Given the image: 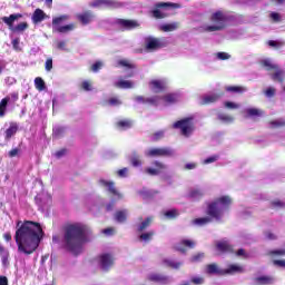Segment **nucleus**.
<instances>
[{
	"mask_svg": "<svg viewBox=\"0 0 285 285\" xmlns=\"http://www.w3.org/2000/svg\"><path fill=\"white\" fill-rule=\"evenodd\" d=\"M269 19H272L274 23H279V21H282V16L278 12H272Z\"/></svg>",
	"mask_w": 285,
	"mask_h": 285,
	"instance_id": "obj_54",
	"label": "nucleus"
},
{
	"mask_svg": "<svg viewBox=\"0 0 285 285\" xmlns=\"http://www.w3.org/2000/svg\"><path fill=\"white\" fill-rule=\"evenodd\" d=\"M99 184L107 188L108 193H110V195H114V197H117V199H124V195L117 190V187H115V181L100 179Z\"/></svg>",
	"mask_w": 285,
	"mask_h": 285,
	"instance_id": "obj_12",
	"label": "nucleus"
},
{
	"mask_svg": "<svg viewBox=\"0 0 285 285\" xmlns=\"http://www.w3.org/2000/svg\"><path fill=\"white\" fill-rule=\"evenodd\" d=\"M35 88L39 90V92H43L46 90V81L41 77L35 78Z\"/></svg>",
	"mask_w": 285,
	"mask_h": 285,
	"instance_id": "obj_40",
	"label": "nucleus"
},
{
	"mask_svg": "<svg viewBox=\"0 0 285 285\" xmlns=\"http://www.w3.org/2000/svg\"><path fill=\"white\" fill-rule=\"evenodd\" d=\"M20 153H21V149H19V148H13V149H11V150L8 153V155H9V157L12 159V158H14V157H18Z\"/></svg>",
	"mask_w": 285,
	"mask_h": 285,
	"instance_id": "obj_60",
	"label": "nucleus"
},
{
	"mask_svg": "<svg viewBox=\"0 0 285 285\" xmlns=\"http://www.w3.org/2000/svg\"><path fill=\"white\" fill-rule=\"evenodd\" d=\"M210 21L215 24L207 26L205 28L206 32H217L226 28V23H228V16H226L224 11L218 10L210 16Z\"/></svg>",
	"mask_w": 285,
	"mask_h": 285,
	"instance_id": "obj_4",
	"label": "nucleus"
},
{
	"mask_svg": "<svg viewBox=\"0 0 285 285\" xmlns=\"http://www.w3.org/2000/svg\"><path fill=\"white\" fill-rule=\"evenodd\" d=\"M273 265L278 268H285V259H274Z\"/></svg>",
	"mask_w": 285,
	"mask_h": 285,
	"instance_id": "obj_61",
	"label": "nucleus"
},
{
	"mask_svg": "<svg viewBox=\"0 0 285 285\" xmlns=\"http://www.w3.org/2000/svg\"><path fill=\"white\" fill-rule=\"evenodd\" d=\"M177 28H179V22H173L163 24L160 30H163V32H174V30H177Z\"/></svg>",
	"mask_w": 285,
	"mask_h": 285,
	"instance_id": "obj_39",
	"label": "nucleus"
},
{
	"mask_svg": "<svg viewBox=\"0 0 285 285\" xmlns=\"http://www.w3.org/2000/svg\"><path fill=\"white\" fill-rule=\"evenodd\" d=\"M19 130V125L17 122H12L9 128L4 131L6 141H10L12 137H14L16 132Z\"/></svg>",
	"mask_w": 285,
	"mask_h": 285,
	"instance_id": "obj_22",
	"label": "nucleus"
},
{
	"mask_svg": "<svg viewBox=\"0 0 285 285\" xmlns=\"http://www.w3.org/2000/svg\"><path fill=\"white\" fill-rule=\"evenodd\" d=\"M66 153H68V149L62 148V149H60V150H58V151L55 153V157H56L57 159H61V157L66 156Z\"/></svg>",
	"mask_w": 285,
	"mask_h": 285,
	"instance_id": "obj_62",
	"label": "nucleus"
},
{
	"mask_svg": "<svg viewBox=\"0 0 285 285\" xmlns=\"http://www.w3.org/2000/svg\"><path fill=\"white\" fill-rule=\"evenodd\" d=\"M104 67V63L101 61H96L92 66H91V71L92 72H99V70H101V68Z\"/></svg>",
	"mask_w": 285,
	"mask_h": 285,
	"instance_id": "obj_55",
	"label": "nucleus"
},
{
	"mask_svg": "<svg viewBox=\"0 0 285 285\" xmlns=\"http://www.w3.org/2000/svg\"><path fill=\"white\" fill-rule=\"evenodd\" d=\"M261 66H263V68H266V70H268V71H271V70H277V68L279 67V66H277V65H273V63L271 62V60H268V59L262 60V61H261Z\"/></svg>",
	"mask_w": 285,
	"mask_h": 285,
	"instance_id": "obj_43",
	"label": "nucleus"
},
{
	"mask_svg": "<svg viewBox=\"0 0 285 285\" xmlns=\"http://www.w3.org/2000/svg\"><path fill=\"white\" fill-rule=\"evenodd\" d=\"M8 104H10V96H7L0 101V117H6V110H8Z\"/></svg>",
	"mask_w": 285,
	"mask_h": 285,
	"instance_id": "obj_32",
	"label": "nucleus"
},
{
	"mask_svg": "<svg viewBox=\"0 0 285 285\" xmlns=\"http://www.w3.org/2000/svg\"><path fill=\"white\" fill-rule=\"evenodd\" d=\"M153 166H155L156 170H158V173L161 174V170H166V165H164V163L155 160L153 163Z\"/></svg>",
	"mask_w": 285,
	"mask_h": 285,
	"instance_id": "obj_52",
	"label": "nucleus"
},
{
	"mask_svg": "<svg viewBox=\"0 0 285 285\" xmlns=\"http://www.w3.org/2000/svg\"><path fill=\"white\" fill-rule=\"evenodd\" d=\"M159 48H164V43L161 42V39L155 38V37L145 38V49L148 52L159 50Z\"/></svg>",
	"mask_w": 285,
	"mask_h": 285,
	"instance_id": "obj_10",
	"label": "nucleus"
},
{
	"mask_svg": "<svg viewBox=\"0 0 285 285\" xmlns=\"http://www.w3.org/2000/svg\"><path fill=\"white\" fill-rule=\"evenodd\" d=\"M161 99V96H154L150 98H147V105L148 106H159V100Z\"/></svg>",
	"mask_w": 285,
	"mask_h": 285,
	"instance_id": "obj_48",
	"label": "nucleus"
},
{
	"mask_svg": "<svg viewBox=\"0 0 285 285\" xmlns=\"http://www.w3.org/2000/svg\"><path fill=\"white\" fill-rule=\"evenodd\" d=\"M218 119L219 121H223V124H233V121H235V118L227 114H219Z\"/></svg>",
	"mask_w": 285,
	"mask_h": 285,
	"instance_id": "obj_45",
	"label": "nucleus"
},
{
	"mask_svg": "<svg viewBox=\"0 0 285 285\" xmlns=\"http://www.w3.org/2000/svg\"><path fill=\"white\" fill-rule=\"evenodd\" d=\"M159 139H164V131H157L154 134L153 140L159 141Z\"/></svg>",
	"mask_w": 285,
	"mask_h": 285,
	"instance_id": "obj_64",
	"label": "nucleus"
},
{
	"mask_svg": "<svg viewBox=\"0 0 285 285\" xmlns=\"http://www.w3.org/2000/svg\"><path fill=\"white\" fill-rule=\"evenodd\" d=\"M117 63L119 68H127L128 70H135V68H137V65L132 63L128 59H120Z\"/></svg>",
	"mask_w": 285,
	"mask_h": 285,
	"instance_id": "obj_31",
	"label": "nucleus"
},
{
	"mask_svg": "<svg viewBox=\"0 0 285 285\" xmlns=\"http://www.w3.org/2000/svg\"><path fill=\"white\" fill-rule=\"evenodd\" d=\"M254 282H256V285H271L275 282V278L272 276H258L254 278Z\"/></svg>",
	"mask_w": 285,
	"mask_h": 285,
	"instance_id": "obj_27",
	"label": "nucleus"
},
{
	"mask_svg": "<svg viewBox=\"0 0 285 285\" xmlns=\"http://www.w3.org/2000/svg\"><path fill=\"white\" fill-rule=\"evenodd\" d=\"M115 87L122 90H130V88H135V83L130 80H120L115 83Z\"/></svg>",
	"mask_w": 285,
	"mask_h": 285,
	"instance_id": "obj_29",
	"label": "nucleus"
},
{
	"mask_svg": "<svg viewBox=\"0 0 285 285\" xmlns=\"http://www.w3.org/2000/svg\"><path fill=\"white\" fill-rule=\"evenodd\" d=\"M206 275H217L218 277L224 276V269L219 267L217 263H212L205 267Z\"/></svg>",
	"mask_w": 285,
	"mask_h": 285,
	"instance_id": "obj_15",
	"label": "nucleus"
},
{
	"mask_svg": "<svg viewBox=\"0 0 285 285\" xmlns=\"http://www.w3.org/2000/svg\"><path fill=\"white\" fill-rule=\"evenodd\" d=\"M68 19H70V17L68 14H63V16H59L52 19V28L55 30V28H59V26H61V23H63V21H68Z\"/></svg>",
	"mask_w": 285,
	"mask_h": 285,
	"instance_id": "obj_37",
	"label": "nucleus"
},
{
	"mask_svg": "<svg viewBox=\"0 0 285 285\" xmlns=\"http://www.w3.org/2000/svg\"><path fill=\"white\" fill-rule=\"evenodd\" d=\"M20 39L19 38H14L11 43H12V48L13 50H17V52H21V47L19 46L20 43Z\"/></svg>",
	"mask_w": 285,
	"mask_h": 285,
	"instance_id": "obj_56",
	"label": "nucleus"
},
{
	"mask_svg": "<svg viewBox=\"0 0 285 285\" xmlns=\"http://www.w3.org/2000/svg\"><path fill=\"white\" fill-rule=\"evenodd\" d=\"M63 135H66V128L65 127H56L53 129V137L56 139H61V137H63Z\"/></svg>",
	"mask_w": 285,
	"mask_h": 285,
	"instance_id": "obj_46",
	"label": "nucleus"
},
{
	"mask_svg": "<svg viewBox=\"0 0 285 285\" xmlns=\"http://www.w3.org/2000/svg\"><path fill=\"white\" fill-rule=\"evenodd\" d=\"M222 97H224V94H214V95L205 96L203 98V106H206L208 104H215L216 101H219Z\"/></svg>",
	"mask_w": 285,
	"mask_h": 285,
	"instance_id": "obj_24",
	"label": "nucleus"
},
{
	"mask_svg": "<svg viewBox=\"0 0 285 285\" xmlns=\"http://www.w3.org/2000/svg\"><path fill=\"white\" fill-rule=\"evenodd\" d=\"M205 257H206V254L200 252V253L193 255L189 258V262H191V264H197V263L202 262V259H204Z\"/></svg>",
	"mask_w": 285,
	"mask_h": 285,
	"instance_id": "obj_47",
	"label": "nucleus"
},
{
	"mask_svg": "<svg viewBox=\"0 0 285 285\" xmlns=\"http://www.w3.org/2000/svg\"><path fill=\"white\" fill-rule=\"evenodd\" d=\"M92 17L94 16L91 11H85L82 13L77 14V19L78 21H80V23H82V26H88V23L92 21Z\"/></svg>",
	"mask_w": 285,
	"mask_h": 285,
	"instance_id": "obj_21",
	"label": "nucleus"
},
{
	"mask_svg": "<svg viewBox=\"0 0 285 285\" xmlns=\"http://www.w3.org/2000/svg\"><path fill=\"white\" fill-rule=\"evenodd\" d=\"M247 115H248V117H261L262 111H259V109H257V108H249V109H247Z\"/></svg>",
	"mask_w": 285,
	"mask_h": 285,
	"instance_id": "obj_49",
	"label": "nucleus"
},
{
	"mask_svg": "<svg viewBox=\"0 0 285 285\" xmlns=\"http://www.w3.org/2000/svg\"><path fill=\"white\" fill-rule=\"evenodd\" d=\"M155 8L153 11H151V14L154 17V19H166V17H168V14L161 12V8L166 9V8H174V9H177V8H180L179 3H173V2H157L155 4Z\"/></svg>",
	"mask_w": 285,
	"mask_h": 285,
	"instance_id": "obj_7",
	"label": "nucleus"
},
{
	"mask_svg": "<svg viewBox=\"0 0 285 285\" xmlns=\"http://www.w3.org/2000/svg\"><path fill=\"white\" fill-rule=\"evenodd\" d=\"M105 104L107 106H111L112 108H119V106H121L124 101H121L119 97L114 96V97H110L108 100H106Z\"/></svg>",
	"mask_w": 285,
	"mask_h": 285,
	"instance_id": "obj_34",
	"label": "nucleus"
},
{
	"mask_svg": "<svg viewBox=\"0 0 285 285\" xmlns=\"http://www.w3.org/2000/svg\"><path fill=\"white\" fill-rule=\"evenodd\" d=\"M272 208H284L285 203L282 200H273L271 203Z\"/></svg>",
	"mask_w": 285,
	"mask_h": 285,
	"instance_id": "obj_58",
	"label": "nucleus"
},
{
	"mask_svg": "<svg viewBox=\"0 0 285 285\" xmlns=\"http://www.w3.org/2000/svg\"><path fill=\"white\" fill-rule=\"evenodd\" d=\"M18 252L23 255H32L39 248V244L43 239V228L41 224L32 220H24L17 223V230L14 235Z\"/></svg>",
	"mask_w": 285,
	"mask_h": 285,
	"instance_id": "obj_1",
	"label": "nucleus"
},
{
	"mask_svg": "<svg viewBox=\"0 0 285 285\" xmlns=\"http://www.w3.org/2000/svg\"><path fill=\"white\" fill-rule=\"evenodd\" d=\"M226 92H235L236 95H244L246 87L242 86H227L225 87Z\"/></svg>",
	"mask_w": 285,
	"mask_h": 285,
	"instance_id": "obj_33",
	"label": "nucleus"
},
{
	"mask_svg": "<svg viewBox=\"0 0 285 285\" xmlns=\"http://www.w3.org/2000/svg\"><path fill=\"white\" fill-rule=\"evenodd\" d=\"M99 262L102 271H109L112 264H115V258L110 254H102L99 256Z\"/></svg>",
	"mask_w": 285,
	"mask_h": 285,
	"instance_id": "obj_14",
	"label": "nucleus"
},
{
	"mask_svg": "<svg viewBox=\"0 0 285 285\" xmlns=\"http://www.w3.org/2000/svg\"><path fill=\"white\" fill-rule=\"evenodd\" d=\"M175 153L168 147L151 148L146 153L147 157H173Z\"/></svg>",
	"mask_w": 285,
	"mask_h": 285,
	"instance_id": "obj_9",
	"label": "nucleus"
},
{
	"mask_svg": "<svg viewBox=\"0 0 285 285\" xmlns=\"http://www.w3.org/2000/svg\"><path fill=\"white\" fill-rule=\"evenodd\" d=\"M140 224L137 225V233H144L151 224L153 220L155 219L153 216H148L145 219L142 217L138 218Z\"/></svg>",
	"mask_w": 285,
	"mask_h": 285,
	"instance_id": "obj_18",
	"label": "nucleus"
},
{
	"mask_svg": "<svg viewBox=\"0 0 285 285\" xmlns=\"http://www.w3.org/2000/svg\"><path fill=\"white\" fill-rule=\"evenodd\" d=\"M215 247H216V250L220 253V255L235 254V246H233L228 240H218L216 242Z\"/></svg>",
	"mask_w": 285,
	"mask_h": 285,
	"instance_id": "obj_8",
	"label": "nucleus"
},
{
	"mask_svg": "<svg viewBox=\"0 0 285 285\" xmlns=\"http://www.w3.org/2000/svg\"><path fill=\"white\" fill-rule=\"evenodd\" d=\"M190 282L191 284H195V285H202L204 284L205 279L202 276H196V277H191Z\"/></svg>",
	"mask_w": 285,
	"mask_h": 285,
	"instance_id": "obj_57",
	"label": "nucleus"
},
{
	"mask_svg": "<svg viewBox=\"0 0 285 285\" xmlns=\"http://www.w3.org/2000/svg\"><path fill=\"white\" fill-rule=\"evenodd\" d=\"M233 204V198L230 196H220L214 199L212 203L207 204L206 215L208 217H202L194 219V224L197 226H206V224H210L213 219L216 222H222V217H224V210H228Z\"/></svg>",
	"mask_w": 285,
	"mask_h": 285,
	"instance_id": "obj_3",
	"label": "nucleus"
},
{
	"mask_svg": "<svg viewBox=\"0 0 285 285\" xmlns=\"http://www.w3.org/2000/svg\"><path fill=\"white\" fill-rule=\"evenodd\" d=\"M118 26L125 28V30H135V28H139V22L137 20L118 19Z\"/></svg>",
	"mask_w": 285,
	"mask_h": 285,
	"instance_id": "obj_17",
	"label": "nucleus"
},
{
	"mask_svg": "<svg viewBox=\"0 0 285 285\" xmlns=\"http://www.w3.org/2000/svg\"><path fill=\"white\" fill-rule=\"evenodd\" d=\"M23 14L21 13H13L10 14L9 17H3L2 21L6 23V26L9 27V30H12L13 32H24V30H28V22H20L14 27V22L18 19H22Z\"/></svg>",
	"mask_w": 285,
	"mask_h": 285,
	"instance_id": "obj_6",
	"label": "nucleus"
},
{
	"mask_svg": "<svg viewBox=\"0 0 285 285\" xmlns=\"http://www.w3.org/2000/svg\"><path fill=\"white\" fill-rule=\"evenodd\" d=\"M101 6H106L107 8H121L124 3L114 0H94V2L90 3L91 8H101Z\"/></svg>",
	"mask_w": 285,
	"mask_h": 285,
	"instance_id": "obj_13",
	"label": "nucleus"
},
{
	"mask_svg": "<svg viewBox=\"0 0 285 285\" xmlns=\"http://www.w3.org/2000/svg\"><path fill=\"white\" fill-rule=\"evenodd\" d=\"M269 124L272 128H282L285 126V120H272Z\"/></svg>",
	"mask_w": 285,
	"mask_h": 285,
	"instance_id": "obj_53",
	"label": "nucleus"
},
{
	"mask_svg": "<svg viewBox=\"0 0 285 285\" xmlns=\"http://www.w3.org/2000/svg\"><path fill=\"white\" fill-rule=\"evenodd\" d=\"M155 237V230L145 232L141 235L138 236L139 242H153V238Z\"/></svg>",
	"mask_w": 285,
	"mask_h": 285,
	"instance_id": "obj_35",
	"label": "nucleus"
},
{
	"mask_svg": "<svg viewBox=\"0 0 285 285\" xmlns=\"http://www.w3.org/2000/svg\"><path fill=\"white\" fill-rule=\"evenodd\" d=\"M268 255H278L279 257H285V249H274L271 250Z\"/></svg>",
	"mask_w": 285,
	"mask_h": 285,
	"instance_id": "obj_59",
	"label": "nucleus"
},
{
	"mask_svg": "<svg viewBox=\"0 0 285 285\" xmlns=\"http://www.w3.org/2000/svg\"><path fill=\"white\" fill-rule=\"evenodd\" d=\"M275 72L271 75L273 81H277L278 83H282L285 79L284 70H282L279 67L277 69H274Z\"/></svg>",
	"mask_w": 285,
	"mask_h": 285,
	"instance_id": "obj_28",
	"label": "nucleus"
},
{
	"mask_svg": "<svg viewBox=\"0 0 285 285\" xmlns=\"http://www.w3.org/2000/svg\"><path fill=\"white\" fill-rule=\"evenodd\" d=\"M193 117H186L177 120L174 122L173 128L180 130V135H183V137H190L195 130V122H193Z\"/></svg>",
	"mask_w": 285,
	"mask_h": 285,
	"instance_id": "obj_5",
	"label": "nucleus"
},
{
	"mask_svg": "<svg viewBox=\"0 0 285 285\" xmlns=\"http://www.w3.org/2000/svg\"><path fill=\"white\" fill-rule=\"evenodd\" d=\"M160 99L167 105L173 106V104H177L179 101V95L178 94H166L164 96H160Z\"/></svg>",
	"mask_w": 285,
	"mask_h": 285,
	"instance_id": "obj_19",
	"label": "nucleus"
},
{
	"mask_svg": "<svg viewBox=\"0 0 285 285\" xmlns=\"http://www.w3.org/2000/svg\"><path fill=\"white\" fill-rule=\"evenodd\" d=\"M149 282H156L157 284L166 285L168 284V276H164L161 274H150L148 276Z\"/></svg>",
	"mask_w": 285,
	"mask_h": 285,
	"instance_id": "obj_23",
	"label": "nucleus"
},
{
	"mask_svg": "<svg viewBox=\"0 0 285 285\" xmlns=\"http://www.w3.org/2000/svg\"><path fill=\"white\" fill-rule=\"evenodd\" d=\"M45 68H46L47 72H50V70H52V58H48L46 60Z\"/></svg>",
	"mask_w": 285,
	"mask_h": 285,
	"instance_id": "obj_63",
	"label": "nucleus"
},
{
	"mask_svg": "<svg viewBox=\"0 0 285 285\" xmlns=\"http://www.w3.org/2000/svg\"><path fill=\"white\" fill-rule=\"evenodd\" d=\"M114 218L118 224H126L128 222V209L117 210Z\"/></svg>",
	"mask_w": 285,
	"mask_h": 285,
	"instance_id": "obj_20",
	"label": "nucleus"
},
{
	"mask_svg": "<svg viewBox=\"0 0 285 285\" xmlns=\"http://www.w3.org/2000/svg\"><path fill=\"white\" fill-rule=\"evenodd\" d=\"M145 173H146L147 175H150L151 177H155V176H157V175H160L159 169H156V168H153V167H147V168L145 169Z\"/></svg>",
	"mask_w": 285,
	"mask_h": 285,
	"instance_id": "obj_51",
	"label": "nucleus"
},
{
	"mask_svg": "<svg viewBox=\"0 0 285 285\" xmlns=\"http://www.w3.org/2000/svg\"><path fill=\"white\" fill-rule=\"evenodd\" d=\"M75 29V23H70L67 26L55 27L53 32H59L60 35H66L67 32H72Z\"/></svg>",
	"mask_w": 285,
	"mask_h": 285,
	"instance_id": "obj_30",
	"label": "nucleus"
},
{
	"mask_svg": "<svg viewBox=\"0 0 285 285\" xmlns=\"http://www.w3.org/2000/svg\"><path fill=\"white\" fill-rule=\"evenodd\" d=\"M235 273H244L242 265L232 264L228 268L224 269V275H235Z\"/></svg>",
	"mask_w": 285,
	"mask_h": 285,
	"instance_id": "obj_25",
	"label": "nucleus"
},
{
	"mask_svg": "<svg viewBox=\"0 0 285 285\" xmlns=\"http://www.w3.org/2000/svg\"><path fill=\"white\" fill-rule=\"evenodd\" d=\"M178 215H179V210L175 208L164 212V217H166V219H177Z\"/></svg>",
	"mask_w": 285,
	"mask_h": 285,
	"instance_id": "obj_44",
	"label": "nucleus"
},
{
	"mask_svg": "<svg viewBox=\"0 0 285 285\" xmlns=\"http://www.w3.org/2000/svg\"><path fill=\"white\" fill-rule=\"evenodd\" d=\"M81 89L86 92H90V90H92V83L88 80H85L81 82Z\"/></svg>",
	"mask_w": 285,
	"mask_h": 285,
	"instance_id": "obj_50",
	"label": "nucleus"
},
{
	"mask_svg": "<svg viewBox=\"0 0 285 285\" xmlns=\"http://www.w3.org/2000/svg\"><path fill=\"white\" fill-rule=\"evenodd\" d=\"M149 88L154 92H164L166 90V81L159 80V79H154L149 81Z\"/></svg>",
	"mask_w": 285,
	"mask_h": 285,
	"instance_id": "obj_16",
	"label": "nucleus"
},
{
	"mask_svg": "<svg viewBox=\"0 0 285 285\" xmlns=\"http://www.w3.org/2000/svg\"><path fill=\"white\" fill-rule=\"evenodd\" d=\"M189 199H194V202H197L204 197V193L199 189H190L188 193Z\"/></svg>",
	"mask_w": 285,
	"mask_h": 285,
	"instance_id": "obj_38",
	"label": "nucleus"
},
{
	"mask_svg": "<svg viewBox=\"0 0 285 285\" xmlns=\"http://www.w3.org/2000/svg\"><path fill=\"white\" fill-rule=\"evenodd\" d=\"M116 127L119 128V130H128V128H132V122L130 120H119L116 122Z\"/></svg>",
	"mask_w": 285,
	"mask_h": 285,
	"instance_id": "obj_41",
	"label": "nucleus"
},
{
	"mask_svg": "<svg viewBox=\"0 0 285 285\" xmlns=\"http://www.w3.org/2000/svg\"><path fill=\"white\" fill-rule=\"evenodd\" d=\"M31 19L33 23H41L46 19V12L41 9H36Z\"/></svg>",
	"mask_w": 285,
	"mask_h": 285,
	"instance_id": "obj_26",
	"label": "nucleus"
},
{
	"mask_svg": "<svg viewBox=\"0 0 285 285\" xmlns=\"http://www.w3.org/2000/svg\"><path fill=\"white\" fill-rule=\"evenodd\" d=\"M129 161L134 168H139L141 166V156L138 155L137 153H134L131 157L129 158Z\"/></svg>",
	"mask_w": 285,
	"mask_h": 285,
	"instance_id": "obj_36",
	"label": "nucleus"
},
{
	"mask_svg": "<svg viewBox=\"0 0 285 285\" xmlns=\"http://www.w3.org/2000/svg\"><path fill=\"white\" fill-rule=\"evenodd\" d=\"M163 264H166V266H168L169 268H174L176 271L181 268V262H175V261H170V259L165 258L163 261Z\"/></svg>",
	"mask_w": 285,
	"mask_h": 285,
	"instance_id": "obj_42",
	"label": "nucleus"
},
{
	"mask_svg": "<svg viewBox=\"0 0 285 285\" xmlns=\"http://www.w3.org/2000/svg\"><path fill=\"white\" fill-rule=\"evenodd\" d=\"M86 233H88V228L79 223L69 224L65 227L63 242L69 253H73V255L81 253V248L88 242Z\"/></svg>",
	"mask_w": 285,
	"mask_h": 285,
	"instance_id": "obj_2",
	"label": "nucleus"
},
{
	"mask_svg": "<svg viewBox=\"0 0 285 285\" xmlns=\"http://www.w3.org/2000/svg\"><path fill=\"white\" fill-rule=\"evenodd\" d=\"M197 243L193 239H181L178 245H176L174 248L178 252L181 253L183 255H186L188 253V249L195 248Z\"/></svg>",
	"mask_w": 285,
	"mask_h": 285,
	"instance_id": "obj_11",
	"label": "nucleus"
}]
</instances>
